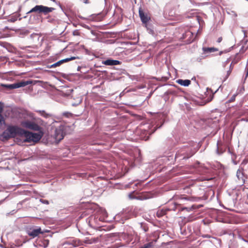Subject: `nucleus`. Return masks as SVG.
<instances>
[{
    "instance_id": "obj_22",
    "label": "nucleus",
    "mask_w": 248,
    "mask_h": 248,
    "mask_svg": "<svg viewBox=\"0 0 248 248\" xmlns=\"http://www.w3.org/2000/svg\"><path fill=\"white\" fill-rule=\"evenodd\" d=\"M62 116L66 118H69L72 116V114L69 112H65L62 113Z\"/></svg>"
},
{
    "instance_id": "obj_18",
    "label": "nucleus",
    "mask_w": 248,
    "mask_h": 248,
    "mask_svg": "<svg viewBox=\"0 0 248 248\" xmlns=\"http://www.w3.org/2000/svg\"><path fill=\"white\" fill-rule=\"evenodd\" d=\"M98 239L97 238H92L91 239H89V240H86L84 241V243H86V244H92L93 243H94L95 242H96L97 241Z\"/></svg>"
},
{
    "instance_id": "obj_1",
    "label": "nucleus",
    "mask_w": 248,
    "mask_h": 248,
    "mask_svg": "<svg viewBox=\"0 0 248 248\" xmlns=\"http://www.w3.org/2000/svg\"><path fill=\"white\" fill-rule=\"evenodd\" d=\"M23 132L24 129L20 127L16 126H9L3 132L2 137L6 140L17 136L22 138Z\"/></svg>"
},
{
    "instance_id": "obj_10",
    "label": "nucleus",
    "mask_w": 248,
    "mask_h": 248,
    "mask_svg": "<svg viewBox=\"0 0 248 248\" xmlns=\"http://www.w3.org/2000/svg\"><path fill=\"white\" fill-rule=\"evenodd\" d=\"M121 62L118 60H114L112 59H107L105 61H102V63L106 65H116L121 64Z\"/></svg>"
},
{
    "instance_id": "obj_34",
    "label": "nucleus",
    "mask_w": 248,
    "mask_h": 248,
    "mask_svg": "<svg viewBox=\"0 0 248 248\" xmlns=\"http://www.w3.org/2000/svg\"><path fill=\"white\" fill-rule=\"evenodd\" d=\"M181 199H186V198L184 197V198H182Z\"/></svg>"
},
{
    "instance_id": "obj_24",
    "label": "nucleus",
    "mask_w": 248,
    "mask_h": 248,
    "mask_svg": "<svg viewBox=\"0 0 248 248\" xmlns=\"http://www.w3.org/2000/svg\"><path fill=\"white\" fill-rule=\"evenodd\" d=\"M195 209L194 206H191V207L190 208H188V207H184L182 209V210H186V211H187L188 212L192 210V209Z\"/></svg>"
},
{
    "instance_id": "obj_17",
    "label": "nucleus",
    "mask_w": 248,
    "mask_h": 248,
    "mask_svg": "<svg viewBox=\"0 0 248 248\" xmlns=\"http://www.w3.org/2000/svg\"><path fill=\"white\" fill-rule=\"evenodd\" d=\"M154 242H151L148 243L144 244L143 246L141 247L140 248H152L153 247Z\"/></svg>"
},
{
    "instance_id": "obj_26",
    "label": "nucleus",
    "mask_w": 248,
    "mask_h": 248,
    "mask_svg": "<svg viewBox=\"0 0 248 248\" xmlns=\"http://www.w3.org/2000/svg\"><path fill=\"white\" fill-rule=\"evenodd\" d=\"M73 34L74 35V36H78V35H80V33H79V32L78 30H75L73 32Z\"/></svg>"
},
{
    "instance_id": "obj_12",
    "label": "nucleus",
    "mask_w": 248,
    "mask_h": 248,
    "mask_svg": "<svg viewBox=\"0 0 248 248\" xmlns=\"http://www.w3.org/2000/svg\"><path fill=\"white\" fill-rule=\"evenodd\" d=\"M3 110V105L0 103V127H1L3 124L5 123V120L3 116L1 113Z\"/></svg>"
},
{
    "instance_id": "obj_5",
    "label": "nucleus",
    "mask_w": 248,
    "mask_h": 248,
    "mask_svg": "<svg viewBox=\"0 0 248 248\" xmlns=\"http://www.w3.org/2000/svg\"><path fill=\"white\" fill-rule=\"evenodd\" d=\"M65 126L62 125H61L58 128H57L55 131V138L57 140H61L63 139L65 135Z\"/></svg>"
},
{
    "instance_id": "obj_7",
    "label": "nucleus",
    "mask_w": 248,
    "mask_h": 248,
    "mask_svg": "<svg viewBox=\"0 0 248 248\" xmlns=\"http://www.w3.org/2000/svg\"><path fill=\"white\" fill-rule=\"evenodd\" d=\"M181 38L184 39L185 41L188 44L191 43L194 40L193 32L188 30L185 31V32L183 33L182 36Z\"/></svg>"
},
{
    "instance_id": "obj_23",
    "label": "nucleus",
    "mask_w": 248,
    "mask_h": 248,
    "mask_svg": "<svg viewBox=\"0 0 248 248\" xmlns=\"http://www.w3.org/2000/svg\"><path fill=\"white\" fill-rule=\"evenodd\" d=\"M237 94H233L232 97L228 100L229 103H231L235 101V97L237 96Z\"/></svg>"
},
{
    "instance_id": "obj_33",
    "label": "nucleus",
    "mask_w": 248,
    "mask_h": 248,
    "mask_svg": "<svg viewBox=\"0 0 248 248\" xmlns=\"http://www.w3.org/2000/svg\"><path fill=\"white\" fill-rule=\"evenodd\" d=\"M192 155H193V154H191V155H189V156L187 157V158H188V157H189L190 156H191Z\"/></svg>"
},
{
    "instance_id": "obj_14",
    "label": "nucleus",
    "mask_w": 248,
    "mask_h": 248,
    "mask_svg": "<svg viewBox=\"0 0 248 248\" xmlns=\"http://www.w3.org/2000/svg\"><path fill=\"white\" fill-rule=\"evenodd\" d=\"M170 210V209H159L156 212V216L158 217H160L164 215L167 214L168 211Z\"/></svg>"
},
{
    "instance_id": "obj_21",
    "label": "nucleus",
    "mask_w": 248,
    "mask_h": 248,
    "mask_svg": "<svg viewBox=\"0 0 248 248\" xmlns=\"http://www.w3.org/2000/svg\"><path fill=\"white\" fill-rule=\"evenodd\" d=\"M62 64V60H60L58 62H57L53 64L50 67H57V66H59L60 65H61Z\"/></svg>"
},
{
    "instance_id": "obj_30",
    "label": "nucleus",
    "mask_w": 248,
    "mask_h": 248,
    "mask_svg": "<svg viewBox=\"0 0 248 248\" xmlns=\"http://www.w3.org/2000/svg\"><path fill=\"white\" fill-rule=\"evenodd\" d=\"M248 161L247 159H244L242 163V164H246L248 163Z\"/></svg>"
},
{
    "instance_id": "obj_9",
    "label": "nucleus",
    "mask_w": 248,
    "mask_h": 248,
    "mask_svg": "<svg viewBox=\"0 0 248 248\" xmlns=\"http://www.w3.org/2000/svg\"><path fill=\"white\" fill-rule=\"evenodd\" d=\"M31 83V82L29 81H21V82H19L18 83L12 84H9V85H5L4 86L8 89H16V88L21 87H24L27 85H29Z\"/></svg>"
},
{
    "instance_id": "obj_29",
    "label": "nucleus",
    "mask_w": 248,
    "mask_h": 248,
    "mask_svg": "<svg viewBox=\"0 0 248 248\" xmlns=\"http://www.w3.org/2000/svg\"><path fill=\"white\" fill-rule=\"evenodd\" d=\"M222 37H219V38H218V39L217 40V42L219 43L222 41Z\"/></svg>"
},
{
    "instance_id": "obj_25",
    "label": "nucleus",
    "mask_w": 248,
    "mask_h": 248,
    "mask_svg": "<svg viewBox=\"0 0 248 248\" xmlns=\"http://www.w3.org/2000/svg\"><path fill=\"white\" fill-rule=\"evenodd\" d=\"M245 72V78H247L248 77V63L246 66Z\"/></svg>"
},
{
    "instance_id": "obj_2",
    "label": "nucleus",
    "mask_w": 248,
    "mask_h": 248,
    "mask_svg": "<svg viewBox=\"0 0 248 248\" xmlns=\"http://www.w3.org/2000/svg\"><path fill=\"white\" fill-rule=\"evenodd\" d=\"M42 135L39 133H33L24 130L23 136L22 137L23 142H30L31 141L37 142L42 138Z\"/></svg>"
},
{
    "instance_id": "obj_31",
    "label": "nucleus",
    "mask_w": 248,
    "mask_h": 248,
    "mask_svg": "<svg viewBox=\"0 0 248 248\" xmlns=\"http://www.w3.org/2000/svg\"><path fill=\"white\" fill-rule=\"evenodd\" d=\"M82 0L84 3H86V4L89 3V0Z\"/></svg>"
},
{
    "instance_id": "obj_27",
    "label": "nucleus",
    "mask_w": 248,
    "mask_h": 248,
    "mask_svg": "<svg viewBox=\"0 0 248 248\" xmlns=\"http://www.w3.org/2000/svg\"><path fill=\"white\" fill-rule=\"evenodd\" d=\"M40 201L43 203L46 204H49V202L47 200H44V199H41Z\"/></svg>"
},
{
    "instance_id": "obj_16",
    "label": "nucleus",
    "mask_w": 248,
    "mask_h": 248,
    "mask_svg": "<svg viewBox=\"0 0 248 248\" xmlns=\"http://www.w3.org/2000/svg\"><path fill=\"white\" fill-rule=\"evenodd\" d=\"M241 59V58L240 57V56L238 55V54H236L235 55V57L234 58V59L232 60V63L236 64V63H237L240 61Z\"/></svg>"
},
{
    "instance_id": "obj_11",
    "label": "nucleus",
    "mask_w": 248,
    "mask_h": 248,
    "mask_svg": "<svg viewBox=\"0 0 248 248\" xmlns=\"http://www.w3.org/2000/svg\"><path fill=\"white\" fill-rule=\"evenodd\" d=\"M177 82L179 84H180L182 86H188L190 84L191 81L188 79L183 80V79H179L177 80Z\"/></svg>"
},
{
    "instance_id": "obj_8",
    "label": "nucleus",
    "mask_w": 248,
    "mask_h": 248,
    "mask_svg": "<svg viewBox=\"0 0 248 248\" xmlns=\"http://www.w3.org/2000/svg\"><path fill=\"white\" fill-rule=\"evenodd\" d=\"M139 13L142 22L144 24H146L150 19V16L149 13L144 11L141 8H139Z\"/></svg>"
},
{
    "instance_id": "obj_4",
    "label": "nucleus",
    "mask_w": 248,
    "mask_h": 248,
    "mask_svg": "<svg viewBox=\"0 0 248 248\" xmlns=\"http://www.w3.org/2000/svg\"><path fill=\"white\" fill-rule=\"evenodd\" d=\"M21 124L24 127L34 131H40L41 129L40 126L34 122L27 120L22 122Z\"/></svg>"
},
{
    "instance_id": "obj_35",
    "label": "nucleus",
    "mask_w": 248,
    "mask_h": 248,
    "mask_svg": "<svg viewBox=\"0 0 248 248\" xmlns=\"http://www.w3.org/2000/svg\"><path fill=\"white\" fill-rule=\"evenodd\" d=\"M18 139H19V138H18V137H17V138H16V140H18Z\"/></svg>"
},
{
    "instance_id": "obj_6",
    "label": "nucleus",
    "mask_w": 248,
    "mask_h": 248,
    "mask_svg": "<svg viewBox=\"0 0 248 248\" xmlns=\"http://www.w3.org/2000/svg\"><path fill=\"white\" fill-rule=\"evenodd\" d=\"M46 232H48V231H43L40 227H37L36 228H30L28 231L27 233L30 236L34 238L38 236L40 234H43Z\"/></svg>"
},
{
    "instance_id": "obj_3",
    "label": "nucleus",
    "mask_w": 248,
    "mask_h": 248,
    "mask_svg": "<svg viewBox=\"0 0 248 248\" xmlns=\"http://www.w3.org/2000/svg\"><path fill=\"white\" fill-rule=\"evenodd\" d=\"M55 10L54 8L48 7L42 5H36L32 8L28 13H36L37 14H44L45 15L52 12Z\"/></svg>"
},
{
    "instance_id": "obj_13",
    "label": "nucleus",
    "mask_w": 248,
    "mask_h": 248,
    "mask_svg": "<svg viewBox=\"0 0 248 248\" xmlns=\"http://www.w3.org/2000/svg\"><path fill=\"white\" fill-rule=\"evenodd\" d=\"M202 50L204 53H210L214 52L216 51H217L218 49L215 47H203L202 48Z\"/></svg>"
},
{
    "instance_id": "obj_19",
    "label": "nucleus",
    "mask_w": 248,
    "mask_h": 248,
    "mask_svg": "<svg viewBox=\"0 0 248 248\" xmlns=\"http://www.w3.org/2000/svg\"><path fill=\"white\" fill-rule=\"evenodd\" d=\"M76 58H77L75 57H71L70 58H66V59H63V60H61L62 61V63H63L64 62H69L70 61L75 60V59H76Z\"/></svg>"
},
{
    "instance_id": "obj_28",
    "label": "nucleus",
    "mask_w": 248,
    "mask_h": 248,
    "mask_svg": "<svg viewBox=\"0 0 248 248\" xmlns=\"http://www.w3.org/2000/svg\"><path fill=\"white\" fill-rule=\"evenodd\" d=\"M128 197L130 199H134L136 198L135 196L133 194V193H129L128 195Z\"/></svg>"
},
{
    "instance_id": "obj_20",
    "label": "nucleus",
    "mask_w": 248,
    "mask_h": 248,
    "mask_svg": "<svg viewBox=\"0 0 248 248\" xmlns=\"http://www.w3.org/2000/svg\"><path fill=\"white\" fill-rule=\"evenodd\" d=\"M73 245L74 246H78L80 245H82V243L79 240H76L75 241H73Z\"/></svg>"
},
{
    "instance_id": "obj_32",
    "label": "nucleus",
    "mask_w": 248,
    "mask_h": 248,
    "mask_svg": "<svg viewBox=\"0 0 248 248\" xmlns=\"http://www.w3.org/2000/svg\"><path fill=\"white\" fill-rule=\"evenodd\" d=\"M178 204H177L176 203H174V207L172 208V209L173 210H175V209L176 208V205H177Z\"/></svg>"
},
{
    "instance_id": "obj_15",
    "label": "nucleus",
    "mask_w": 248,
    "mask_h": 248,
    "mask_svg": "<svg viewBox=\"0 0 248 248\" xmlns=\"http://www.w3.org/2000/svg\"><path fill=\"white\" fill-rule=\"evenodd\" d=\"M235 65V64H233L232 63V62L230 65V69L229 70L227 71V75L226 76V77L224 79V80H225L229 77V76L230 75L233 68V67H234V65Z\"/></svg>"
}]
</instances>
